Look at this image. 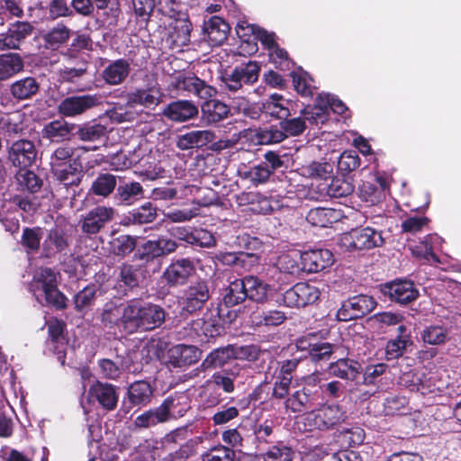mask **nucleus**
I'll return each mask as SVG.
<instances>
[{
	"label": "nucleus",
	"mask_w": 461,
	"mask_h": 461,
	"mask_svg": "<svg viewBox=\"0 0 461 461\" xmlns=\"http://www.w3.org/2000/svg\"><path fill=\"white\" fill-rule=\"evenodd\" d=\"M101 96L96 94L76 95L65 97L58 104V113L64 117H76L100 105Z\"/></svg>",
	"instance_id": "obj_10"
},
{
	"label": "nucleus",
	"mask_w": 461,
	"mask_h": 461,
	"mask_svg": "<svg viewBox=\"0 0 461 461\" xmlns=\"http://www.w3.org/2000/svg\"><path fill=\"white\" fill-rule=\"evenodd\" d=\"M248 299L258 303H264L267 301L270 285L255 276H246L242 278Z\"/></svg>",
	"instance_id": "obj_40"
},
{
	"label": "nucleus",
	"mask_w": 461,
	"mask_h": 461,
	"mask_svg": "<svg viewBox=\"0 0 461 461\" xmlns=\"http://www.w3.org/2000/svg\"><path fill=\"white\" fill-rule=\"evenodd\" d=\"M345 419L346 411L342 407L330 404L308 412L304 424L309 427V430H329L342 423Z\"/></svg>",
	"instance_id": "obj_5"
},
{
	"label": "nucleus",
	"mask_w": 461,
	"mask_h": 461,
	"mask_svg": "<svg viewBox=\"0 0 461 461\" xmlns=\"http://www.w3.org/2000/svg\"><path fill=\"white\" fill-rule=\"evenodd\" d=\"M421 339L429 345H442L449 339V330L443 325L426 326L420 333Z\"/></svg>",
	"instance_id": "obj_54"
},
{
	"label": "nucleus",
	"mask_w": 461,
	"mask_h": 461,
	"mask_svg": "<svg viewBox=\"0 0 461 461\" xmlns=\"http://www.w3.org/2000/svg\"><path fill=\"white\" fill-rule=\"evenodd\" d=\"M40 83L33 77H25L11 84L10 94L17 101L32 98L40 91Z\"/></svg>",
	"instance_id": "obj_39"
},
{
	"label": "nucleus",
	"mask_w": 461,
	"mask_h": 461,
	"mask_svg": "<svg viewBox=\"0 0 461 461\" xmlns=\"http://www.w3.org/2000/svg\"><path fill=\"white\" fill-rule=\"evenodd\" d=\"M341 218L342 212L340 210L324 207L312 208L306 215V221L311 225L320 228L331 227L333 223L339 221Z\"/></svg>",
	"instance_id": "obj_35"
},
{
	"label": "nucleus",
	"mask_w": 461,
	"mask_h": 461,
	"mask_svg": "<svg viewBox=\"0 0 461 461\" xmlns=\"http://www.w3.org/2000/svg\"><path fill=\"white\" fill-rule=\"evenodd\" d=\"M71 243L72 237L68 230L56 225L47 231L41 244V257L53 258L59 254L66 253Z\"/></svg>",
	"instance_id": "obj_13"
},
{
	"label": "nucleus",
	"mask_w": 461,
	"mask_h": 461,
	"mask_svg": "<svg viewBox=\"0 0 461 461\" xmlns=\"http://www.w3.org/2000/svg\"><path fill=\"white\" fill-rule=\"evenodd\" d=\"M166 422L167 421L158 405L155 408H150L138 415L133 421V425L136 429H144Z\"/></svg>",
	"instance_id": "obj_52"
},
{
	"label": "nucleus",
	"mask_w": 461,
	"mask_h": 461,
	"mask_svg": "<svg viewBox=\"0 0 461 461\" xmlns=\"http://www.w3.org/2000/svg\"><path fill=\"white\" fill-rule=\"evenodd\" d=\"M50 172L57 181L66 186L79 185L84 176L79 157L73 158L72 162L52 165Z\"/></svg>",
	"instance_id": "obj_21"
},
{
	"label": "nucleus",
	"mask_w": 461,
	"mask_h": 461,
	"mask_svg": "<svg viewBox=\"0 0 461 461\" xmlns=\"http://www.w3.org/2000/svg\"><path fill=\"white\" fill-rule=\"evenodd\" d=\"M258 143L260 145H269L279 143L286 138V133L282 128L276 126H270L268 128L258 129L256 133Z\"/></svg>",
	"instance_id": "obj_62"
},
{
	"label": "nucleus",
	"mask_w": 461,
	"mask_h": 461,
	"mask_svg": "<svg viewBox=\"0 0 461 461\" xmlns=\"http://www.w3.org/2000/svg\"><path fill=\"white\" fill-rule=\"evenodd\" d=\"M361 158L356 150H345L338 159V170L346 176L360 167Z\"/></svg>",
	"instance_id": "obj_61"
},
{
	"label": "nucleus",
	"mask_w": 461,
	"mask_h": 461,
	"mask_svg": "<svg viewBox=\"0 0 461 461\" xmlns=\"http://www.w3.org/2000/svg\"><path fill=\"white\" fill-rule=\"evenodd\" d=\"M171 90L185 91L201 99L213 97L217 90L194 74H178L172 78L169 85Z\"/></svg>",
	"instance_id": "obj_8"
},
{
	"label": "nucleus",
	"mask_w": 461,
	"mask_h": 461,
	"mask_svg": "<svg viewBox=\"0 0 461 461\" xmlns=\"http://www.w3.org/2000/svg\"><path fill=\"white\" fill-rule=\"evenodd\" d=\"M17 183L22 190L32 194L39 192L42 187V180L32 170L21 169L15 175Z\"/></svg>",
	"instance_id": "obj_56"
},
{
	"label": "nucleus",
	"mask_w": 461,
	"mask_h": 461,
	"mask_svg": "<svg viewBox=\"0 0 461 461\" xmlns=\"http://www.w3.org/2000/svg\"><path fill=\"white\" fill-rule=\"evenodd\" d=\"M129 312L130 301L125 305H118L113 301L107 302L100 314L101 323L109 330L119 328L125 333L130 334Z\"/></svg>",
	"instance_id": "obj_14"
},
{
	"label": "nucleus",
	"mask_w": 461,
	"mask_h": 461,
	"mask_svg": "<svg viewBox=\"0 0 461 461\" xmlns=\"http://www.w3.org/2000/svg\"><path fill=\"white\" fill-rule=\"evenodd\" d=\"M354 192V185L345 178L332 176L327 184L326 193L334 198L347 197Z\"/></svg>",
	"instance_id": "obj_58"
},
{
	"label": "nucleus",
	"mask_w": 461,
	"mask_h": 461,
	"mask_svg": "<svg viewBox=\"0 0 461 461\" xmlns=\"http://www.w3.org/2000/svg\"><path fill=\"white\" fill-rule=\"evenodd\" d=\"M114 216V208L97 205L82 216L80 221L81 231L87 236L96 235L113 221Z\"/></svg>",
	"instance_id": "obj_9"
},
{
	"label": "nucleus",
	"mask_w": 461,
	"mask_h": 461,
	"mask_svg": "<svg viewBox=\"0 0 461 461\" xmlns=\"http://www.w3.org/2000/svg\"><path fill=\"white\" fill-rule=\"evenodd\" d=\"M37 153L32 140L20 139L7 148V159L14 167L25 169L35 163Z\"/></svg>",
	"instance_id": "obj_15"
},
{
	"label": "nucleus",
	"mask_w": 461,
	"mask_h": 461,
	"mask_svg": "<svg viewBox=\"0 0 461 461\" xmlns=\"http://www.w3.org/2000/svg\"><path fill=\"white\" fill-rule=\"evenodd\" d=\"M202 119L208 124L218 123L230 115V107L212 97L205 99L201 105Z\"/></svg>",
	"instance_id": "obj_32"
},
{
	"label": "nucleus",
	"mask_w": 461,
	"mask_h": 461,
	"mask_svg": "<svg viewBox=\"0 0 461 461\" xmlns=\"http://www.w3.org/2000/svg\"><path fill=\"white\" fill-rule=\"evenodd\" d=\"M294 103L285 99L283 95L273 94L262 104V110L265 113L281 121L296 114V111L294 109Z\"/></svg>",
	"instance_id": "obj_28"
},
{
	"label": "nucleus",
	"mask_w": 461,
	"mask_h": 461,
	"mask_svg": "<svg viewBox=\"0 0 461 461\" xmlns=\"http://www.w3.org/2000/svg\"><path fill=\"white\" fill-rule=\"evenodd\" d=\"M194 260L189 258L173 259L162 274L168 287H178L187 284L190 277L195 274Z\"/></svg>",
	"instance_id": "obj_12"
},
{
	"label": "nucleus",
	"mask_w": 461,
	"mask_h": 461,
	"mask_svg": "<svg viewBox=\"0 0 461 461\" xmlns=\"http://www.w3.org/2000/svg\"><path fill=\"white\" fill-rule=\"evenodd\" d=\"M202 351L193 345L177 344L167 351V362L173 367H185L199 361Z\"/></svg>",
	"instance_id": "obj_25"
},
{
	"label": "nucleus",
	"mask_w": 461,
	"mask_h": 461,
	"mask_svg": "<svg viewBox=\"0 0 461 461\" xmlns=\"http://www.w3.org/2000/svg\"><path fill=\"white\" fill-rule=\"evenodd\" d=\"M137 242L138 237L129 234L113 237L109 241L110 253L115 257L124 258L135 250Z\"/></svg>",
	"instance_id": "obj_43"
},
{
	"label": "nucleus",
	"mask_w": 461,
	"mask_h": 461,
	"mask_svg": "<svg viewBox=\"0 0 461 461\" xmlns=\"http://www.w3.org/2000/svg\"><path fill=\"white\" fill-rule=\"evenodd\" d=\"M57 273L50 267L41 268L31 283V289L36 294L41 291L42 294L58 286Z\"/></svg>",
	"instance_id": "obj_46"
},
{
	"label": "nucleus",
	"mask_w": 461,
	"mask_h": 461,
	"mask_svg": "<svg viewBox=\"0 0 461 461\" xmlns=\"http://www.w3.org/2000/svg\"><path fill=\"white\" fill-rule=\"evenodd\" d=\"M42 239V229L41 227H25L23 230L21 237V244L23 248L30 251L36 252L41 248V240Z\"/></svg>",
	"instance_id": "obj_63"
},
{
	"label": "nucleus",
	"mask_w": 461,
	"mask_h": 461,
	"mask_svg": "<svg viewBox=\"0 0 461 461\" xmlns=\"http://www.w3.org/2000/svg\"><path fill=\"white\" fill-rule=\"evenodd\" d=\"M74 125L63 120H54L42 129V136L51 142H62L69 140Z\"/></svg>",
	"instance_id": "obj_42"
},
{
	"label": "nucleus",
	"mask_w": 461,
	"mask_h": 461,
	"mask_svg": "<svg viewBox=\"0 0 461 461\" xmlns=\"http://www.w3.org/2000/svg\"><path fill=\"white\" fill-rule=\"evenodd\" d=\"M167 422L184 417L191 409L190 399L185 393L176 392L166 397L159 405Z\"/></svg>",
	"instance_id": "obj_23"
},
{
	"label": "nucleus",
	"mask_w": 461,
	"mask_h": 461,
	"mask_svg": "<svg viewBox=\"0 0 461 461\" xmlns=\"http://www.w3.org/2000/svg\"><path fill=\"white\" fill-rule=\"evenodd\" d=\"M33 31L34 26L28 21L9 23L7 31L0 34V50H20L21 44Z\"/></svg>",
	"instance_id": "obj_16"
},
{
	"label": "nucleus",
	"mask_w": 461,
	"mask_h": 461,
	"mask_svg": "<svg viewBox=\"0 0 461 461\" xmlns=\"http://www.w3.org/2000/svg\"><path fill=\"white\" fill-rule=\"evenodd\" d=\"M203 461H235L236 451L226 444H217L202 455Z\"/></svg>",
	"instance_id": "obj_57"
},
{
	"label": "nucleus",
	"mask_w": 461,
	"mask_h": 461,
	"mask_svg": "<svg viewBox=\"0 0 461 461\" xmlns=\"http://www.w3.org/2000/svg\"><path fill=\"white\" fill-rule=\"evenodd\" d=\"M107 132L106 126L93 121L78 126L76 135L82 141H96L104 138Z\"/></svg>",
	"instance_id": "obj_48"
},
{
	"label": "nucleus",
	"mask_w": 461,
	"mask_h": 461,
	"mask_svg": "<svg viewBox=\"0 0 461 461\" xmlns=\"http://www.w3.org/2000/svg\"><path fill=\"white\" fill-rule=\"evenodd\" d=\"M382 293L393 302L402 305L415 301L419 296V291L413 282L410 280L397 279L385 283L381 288Z\"/></svg>",
	"instance_id": "obj_17"
},
{
	"label": "nucleus",
	"mask_w": 461,
	"mask_h": 461,
	"mask_svg": "<svg viewBox=\"0 0 461 461\" xmlns=\"http://www.w3.org/2000/svg\"><path fill=\"white\" fill-rule=\"evenodd\" d=\"M203 32L212 47L222 45L230 32V24L221 17L213 15L203 23Z\"/></svg>",
	"instance_id": "obj_27"
},
{
	"label": "nucleus",
	"mask_w": 461,
	"mask_h": 461,
	"mask_svg": "<svg viewBox=\"0 0 461 461\" xmlns=\"http://www.w3.org/2000/svg\"><path fill=\"white\" fill-rule=\"evenodd\" d=\"M155 387L147 380H137L131 383L127 390L129 402L133 406L143 407L152 401Z\"/></svg>",
	"instance_id": "obj_33"
},
{
	"label": "nucleus",
	"mask_w": 461,
	"mask_h": 461,
	"mask_svg": "<svg viewBox=\"0 0 461 461\" xmlns=\"http://www.w3.org/2000/svg\"><path fill=\"white\" fill-rule=\"evenodd\" d=\"M340 244L348 251L372 249L382 247L384 239L381 230L371 227L357 228L344 233Z\"/></svg>",
	"instance_id": "obj_4"
},
{
	"label": "nucleus",
	"mask_w": 461,
	"mask_h": 461,
	"mask_svg": "<svg viewBox=\"0 0 461 461\" xmlns=\"http://www.w3.org/2000/svg\"><path fill=\"white\" fill-rule=\"evenodd\" d=\"M96 289L95 285H86L73 296L75 311L85 315L95 304Z\"/></svg>",
	"instance_id": "obj_51"
},
{
	"label": "nucleus",
	"mask_w": 461,
	"mask_h": 461,
	"mask_svg": "<svg viewBox=\"0 0 461 461\" xmlns=\"http://www.w3.org/2000/svg\"><path fill=\"white\" fill-rule=\"evenodd\" d=\"M247 297L248 294H246L244 281L242 278H239L230 283L229 286L226 288L222 302L227 307H232L242 303L248 299Z\"/></svg>",
	"instance_id": "obj_49"
},
{
	"label": "nucleus",
	"mask_w": 461,
	"mask_h": 461,
	"mask_svg": "<svg viewBox=\"0 0 461 461\" xmlns=\"http://www.w3.org/2000/svg\"><path fill=\"white\" fill-rule=\"evenodd\" d=\"M203 442L201 437H194L186 440L179 448L169 453L165 461H186L197 454L198 446Z\"/></svg>",
	"instance_id": "obj_53"
},
{
	"label": "nucleus",
	"mask_w": 461,
	"mask_h": 461,
	"mask_svg": "<svg viewBox=\"0 0 461 461\" xmlns=\"http://www.w3.org/2000/svg\"><path fill=\"white\" fill-rule=\"evenodd\" d=\"M234 359L233 345L229 344L211 351L200 365L202 371H207L223 367L230 360Z\"/></svg>",
	"instance_id": "obj_38"
},
{
	"label": "nucleus",
	"mask_w": 461,
	"mask_h": 461,
	"mask_svg": "<svg viewBox=\"0 0 461 461\" xmlns=\"http://www.w3.org/2000/svg\"><path fill=\"white\" fill-rule=\"evenodd\" d=\"M130 334L146 332L161 327L167 312L159 304L144 302L140 299L130 300Z\"/></svg>",
	"instance_id": "obj_2"
},
{
	"label": "nucleus",
	"mask_w": 461,
	"mask_h": 461,
	"mask_svg": "<svg viewBox=\"0 0 461 461\" xmlns=\"http://www.w3.org/2000/svg\"><path fill=\"white\" fill-rule=\"evenodd\" d=\"M265 450L267 461H292L294 450L283 441H278L276 445L269 447Z\"/></svg>",
	"instance_id": "obj_64"
},
{
	"label": "nucleus",
	"mask_w": 461,
	"mask_h": 461,
	"mask_svg": "<svg viewBox=\"0 0 461 461\" xmlns=\"http://www.w3.org/2000/svg\"><path fill=\"white\" fill-rule=\"evenodd\" d=\"M87 398L90 402H96L106 411H112L117 407L119 395L114 385L96 381L90 385Z\"/></svg>",
	"instance_id": "obj_20"
},
{
	"label": "nucleus",
	"mask_w": 461,
	"mask_h": 461,
	"mask_svg": "<svg viewBox=\"0 0 461 461\" xmlns=\"http://www.w3.org/2000/svg\"><path fill=\"white\" fill-rule=\"evenodd\" d=\"M375 300L366 294H359L348 298L343 302L337 312V319L339 321H348L363 318L376 307Z\"/></svg>",
	"instance_id": "obj_7"
},
{
	"label": "nucleus",
	"mask_w": 461,
	"mask_h": 461,
	"mask_svg": "<svg viewBox=\"0 0 461 461\" xmlns=\"http://www.w3.org/2000/svg\"><path fill=\"white\" fill-rule=\"evenodd\" d=\"M190 329L201 338L202 341L206 342L225 333L222 319L212 309L205 312L202 318L193 320L190 322Z\"/></svg>",
	"instance_id": "obj_11"
},
{
	"label": "nucleus",
	"mask_w": 461,
	"mask_h": 461,
	"mask_svg": "<svg viewBox=\"0 0 461 461\" xmlns=\"http://www.w3.org/2000/svg\"><path fill=\"white\" fill-rule=\"evenodd\" d=\"M320 290L308 283L300 282L281 294L279 303L290 308H303L320 299Z\"/></svg>",
	"instance_id": "obj_6"
},
{
	"label": "nucleus",
	"mask_w": 461,
	"mask_h": 461,
	"mask_svg": "<svg viewBox=\"0 0 461 461\" xmlns=\"http://www.w3.org/2000/svg\"><path fill=\"white\" fill-rule=\"evenodd\" d=\"M158 217V208L151 202H146L138 208L129 212L123 217L125 226L142 225L153 222Z\"/></svg>",
	"instance_id": "obj_36"
},
{
	"label": "nucleus",
	"mask_w": 461,
	"mask_h": 461,
	"mask_svg": "<svg viewBox=\"0 0 461 461\" xmlns=\"http://www.w3.org/2000/svg\"><path fill=\"white\" fill-rule=\"evenodd\" d=\"M276 266L281 273L293 276H298L303 272L300 253L296 251L281 254L276 260Z\"/></svg>",
	"instance_id": "obj_47"
},
{
	"label": "nucleus",
	"mask_w": 461,
	"mask_h": 461,
	"mask_svg": "<svg viewBox=\"0 0 461 461\" xmlns=\"http://www.w3.org/2000/svg\"><path fill=\"white\" fill-rule=\"evenodd\" d=\"M119 176H115L110 172H101L93 180L88 194L102 198H108L116 191L119 182Z\"/></svg>",
	"instance_id": "obj_34"
},
{
	"label": "nucleus",
	"mask_w": 461,
	"mask_h": 461,
	"mask_svg": "<svg viewBox=\"0 0 461 461\" xmlns=\"http://www.w3.org/2000/svg\"><path fill=\"white\" fill-rule=\"evenodd\" d=\"M300 114L303 115L305 122L311 124H323L328 120V110L323 103L317 100V104L314 106H306L300 110Z\"/></svg>",
	"instance_id": "obj_60"
},
{
	"label": "nucleus",
	"mask_w": 461,
	"mask_h": 461,
	"mask_svg": "<svg viewBox=\"0 0 461 461\" xmlns=\"http://www.w3.org/2000/svg\"><path fill=\"white\" fill-rule=\"evenodd\" d=\"M330 375L343 380L356 381L362 373L361 364L348 357L339 358L329 365Z\"/></svg>",
	"instance_id": "obj_30"
},
{
	"label": "nucleus",
	"mask_w": 461,
	"mask_h": 461,
	"mask_svg": "<svg viewBox=\"0 0 461 461\" xmlns=\"http://www.w3.org/2000/svg\"><path fill=\"white\" fill-rule=\"evenodd\" d=\"M303 272L318 273L333 264V254L327 249H310L300 253Z\"/></svg>",
	"instance_id": "obj_22"
},
{
	"label": "nucleus",
	"mask_w": 461,
	"mask_h": 461,
	"mask_svg": "<svg viewBox=\"0 0 461 461\" xmlns=\"http://www.w3.org/2000/svg\"><path fill=\"white\" fill-rule=\"evenodd\" d=\"M118 282L131 290L140 285V269L134 265L122 263L120 267Z\"/></svg>",
	"instance_id": "obj_59"
},
{
	"label": "nucleus",
	"mask_w": 461,
	"mask_h": 461,
	"mask_svg": "<svg viewBox=\"0 0 461 461\" xmlns=\"http://www.w3.org/2000/svg\"><path fill=\"white\" fill-rule=\"evenodd\" d=\"M276 428L274 419L243 418L235 428L221 432V440L235 451L255 455L265 451L275 441Z\"/></svg>",
	"instance_id": "obj_1"
},
{
	"label": "nucleus",
	"mask_w": 461,
	"mask_h": 461,
	"mask_svg": "<svg viewBox=\"0 0 461 461\" xmlns=\"http://www.w3.org/2000/svg\"><path fill=\"white\" fill-rule=\"evenodd\" d=\"M215 138V133L210 130L191 131L178 136L176 147L181 150L201 149L212 143Z\"/></svg>",
	"instance_id": "obj_29"
},
{
	"label": "nucleus",
	"mask_w": 461,
	"mask_h": 461,
	"mask_svg": "<svg viewBox=\"0 0 461 461\" xmlns=\"http://www.w3.org/2000/svg\"><path fill=\"white\" fill-rule=\"evenodd\" d=\"M145 190L137 181H126L120 176L114 200L119 206H131L144 197Z\"/></svg>",
	"instance_id": "obj_24"
},
{
	"label": "nucleus",
	"mask_w": 461,
	"mask_h": 461,
	"mask_svg": "<svg viewBox=\"0 0 461 461\" xmlns=\"http://www.w3.org/2000/svg\"><path fill=\"white\" fill-rule=\"evenodd\" d=\"M259 28V25L249 23L247 21H240L237 23L235 31L237 36L241 41L240 45L241 51L248 55H252L258 51V47L254 37L257 35L258 29Z\"/></svg>",
	"instance_id": "obj_37"
},
{
	"label": "nucleus",
	"mask_w": 461,
	"mask_h": 461,
	"mask_svg": "<svg viewBox=\"0 0 461 461\" xmlns=\"http://www.w3.org/2000/svg\"><path fill=\"white\" fill-rule=\"evenodd\" d=\"M212 297L210 283L205 278L191 282L182 292L179 299L183 312L194 314L203 310Z\"/></svg>",
	"instance_id": "obj_3"
},
{
	"label": "nucleus",
	"mask_w": 461,
	"mask_h": 461,
	"mask_svg": "<svg viewBox=\"0 0 461 461\" xmlns=\"http://www.w3.org/2000/svg\"><path fill=\"white\" fill-rule=\"evenodd\" d=\"M163 93L159 85L155 82L147 87L136 88L126 94L127 105L133 108L140 105L148 109H154L162 102Z\"/></svg>",
	"instance_id": "obj_19"
},
{
	"label": "nucleus",
	"mask_w": 461,
	"mask_h": 461,
	"mask_svg": "<svg viewBox=\"0 0 461 461\" xmlns=\"http://www.w3.org/2000/svg\"><path fill=\"white\" fill-rule=\"evenodd\" d=\"M320 400V391L317 384L307 383L302 389L295 391L285 401L286 409L293 412H303L312 409Z\"/></svg>",
	"instance_id": "obj_18"
},
{
	"label": "nucleus",
	"mask_w": 461,
	"mask_h": 461,
	"mask_svg": "<svg viewBox=\"0 0 461 461\" xmlns=\"http://www.w3.org/2000/svg\"><path fill=\"white\" fill-rule=\"evenodd\" d=\"M24 61L20 54H0V81H5L23 70Z\"/></svg>",
	"instance_id": "obj_41"
},
{
	"label": "nucleus",
	"mask_w": 461,
	"mask_h": 461,
	"mask_svg": "<svg viewBox=\"0 0 461 461\" xmlns=\"http://www.w3.org/2000/svg\"><path fill=\"white\" fill-rule=\"evenodd\" d=\"M286 314L280 310H256L250 316L251 322L256 327H276L286 321Z\"/></svg>",
	"instance_id": "obj_44"
},
{
	"label": "nucleus",
	"mask_w": 461,
	"mask_h": 461,
	"mask_svg": "<svg viewBox=\"0 0 461 461\" xmlns=\"http://www.w3.org/2000/svg\"><path fill=\"white\" fill-rule=\"evenodd\" d=\"M198 107L190 100H176L169 103L162 111V115L175 122H185L195 118Z\"/></svg>",
	"instance_id": "obj_26"
},
{
	"label": "nucleus",
	"mask_w": 461,
	"mask_h": 461,
	"mask_svg": "<svg viewBox=\"0 0 461 461\" xmlns=\"http://www.w3.org/2000/svg\"><path fill=\"white\" fill-rule=\"evenodd\" d=\"M66 327L65 321L57 318L51 319L47 322L49 339L54 345V352L59 355V358H65V351L64 349H59V344L61 346L65 345Z\"/></svg>",
	"instance_id": "obj_45"
},
{
	"label": "nucleus",
	"mask_w": 461,
	"mask_h": 461,
	"mask_svg": "<svg viewBox=\"0 0 461 461\" xmlns=\"http://www.w3.org/2000/svg\"><path fill=\"white\" fill-rule=\"evenodd\" d=\"M240 366L236 364L231 369H224L212 375V382L221 388L226 393H231L235 390L234 380L240 374Z\"/></svg>",
	"instance_id": "obj_55"
},
{
	"label": "nucleus",
	"mask_w": 461,
	"mask_h": 461,
	"mask_svg": "<svg viewBox=\"0 0 461 461\" xmlns=\"http://www.w3.org/2000/svg\"><path fill=\"white\" fill-rule=\"evenodd\" d=\"M131 71V64L125 59L111 61L101 72V78L109 86L122 84Z\"/></svg>",
	"instance_id": "obj_31"
},
{
	"label": "nucleus",
	"mask_w": 461,
	"mask_h": 461,
	"mask_svg": "<svg viewBox=\"0 0 461 461\" xmlns=\"http://www.w3.org/2000/svg\"><path fill=\"white\" fill-rule=\"evenodd\" d=\"M258 256L252 252H218L215 254V259L225 266L244 267L245 262L249 260L252 264L258 261Z\"/></svg>",
	"instance_id": "obj_50"
}]
</instances>
